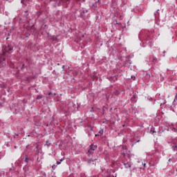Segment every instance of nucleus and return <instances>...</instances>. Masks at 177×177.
I'll list each match as a JSON object with an SVG mask.
<instances>
[{
    "label": "nucleus",
    "mask_w": 177,
    "mask_h": 177,
    "mask_svg": "<svg viewBox=\"0 0 177 177\" xmlns=\"http://www.w3.org/2000/svg\"><path fill=\"white\" fill-rule=\"evenodd\" d=\"M25 162H26L27 164H30V161H32V160H31L30 158H28V156L27 155H25Z\"/></svg>",
    "instance_id": "1a4fd4ad"
},
{
    "label": "nucleus",
    "mask_w": 177,
    "mask_h": 177,
    "mask_svg": "<svg viewBox=\"0 0 177 177\" xmlns=\"http://www.w3.org/2000/svg\"><path fill=\"white\" fill-rule=\"evenodd\" d=\"M7 146H9V144H7Z\"/></svg>",
    "instance_id": "79ce46f5"
},
{
    "label": "nucleus",
    "mask_w": 177,
    "mask_h": 177,
    "mask_svg": "<svg viewBox=\"0 0 177 177\" xmlns=\"http://www.w3.org/2000/svg\"><path fill=\"white\" fill-rule=\"evenodd\" d=\"M99 133H103V130H100V131H99Z\"/></svg>",
    "instance_id": "4be33fe9"
},
{
    "label": "nucleus",
    "mask_w": 177,
    "mask_h": 177,
    "mask_svg": "<svg viewBox=\"0 0 177 177\" xmlns=\"http://www.w3.org/2000/svg\"><path fill=\"white\" fill-rule=\"evenodd\" d=\"M160 10H157V11L154 13L155 17H157V13H158V11Z\"/></svg>",
    "instance_id": "6ab92c4d"
},
{
    "label": "nucleus",
    "mask_w": 177,
    "mask_h": 177,
    "mask_svg": "<svg viewBox=\"0 0 177 177\" xmlns=\"http://www.w3.org/2000/svg\"><path fill=\"white\" fill-rule=\"evenodd\" d=\"M51 39L53 41H57V37L56 36H51Z\"/></svg>",
    "instance_id": "ddd939ff"
},
{
    "label": "nucleus",
    "mask_w": 177,
    "mask_h": 177,
    "mask_svg": "<svg viewBox=\"0 0 177 177\" xmlns=\"http://www.w3.org/2000/svg\"><path fill=\"white\" fill-rule=\"evenodd\" d=\"M52 168H56V165H53Z\"/></svg>",
    "instance_id": "cd10ccee"
},
{
    "label": "nucleus",
    "mask_w": 177,
    "mask_h": 177,
    "mask_svg": "<svg viewBox=\"0 0 177 177\" xmlns=\"http://www.w3.org/2000/svg\"><path fill=\"white\" fill-rule=\"evenodd\" d=\"M153 132L154 133V132H156V131L153 130Z\"/></svg>",
    "instance_id": "a19ab883"
},
{
    "label": "nucleus",
    "mask_w": 177,
    "mask_h": 177,
    "mask_svg": "<svg viewBox=\"0 0 177 177\" xmlns=\"http://www.w3.org/2000/svg\"><path fill=\"white\" fill-rule=\"evenodd\" d=\"M123 165L124 166V168H131L132 167V162H122Z\"/></svg>",
    "instance_id": "423d86ee"
},
{
    "label": "nucleus",
    "mask_w": 177,
    "mask_h": 177,
    "mask_svg": "<svg viewBox=\"0 0 177 177\" xmlns=\"http://www.w3.org/2000/svg\"><path fill=\"white\" fill-rule=\"evenodd\" d=\"M7 146H9V144H7Z\"/></svg>",
    "instance_id": "c03bdc74"
},
{
    "label": "nucleus",
    "mask_w": 177,
    "mask_h": 177,
    "mask_svg": "<svg viewBox=\"0 0 177 177\" xmlns=\"http://www.w3.org/2000/svg\"><path fill=\"white\" fill-rule=\"evenodd\" d=\"M136 97L135 96H133L131 98L132 102H136Z\"/></svg>",
    "instance_id": "dca6fc26"
},
{
    "label": "nucleus",
    "mask_w": 177,
    "mask_h": 177,
    "mask_svg": "<svg viewBox=\"0 0 177 177\" xmlns=\"http://www.w3.org/2000/svg\"><path fill=\"white\" fill-rule=\"evenodd\" d=\"M57 66H60V64H57Z\"/></svg>",
    "instance_id": "58836bf2"
},
{
    "label": "nucleus",
    "mask_w": 177,
    "mask_h": 177,
    "mask_svg": "<svg viewBox=\"0 0 177 177\" xmlns=\"http://www.w3.org/2000/svg\"><path fill=\"white\" fill-rule=\"evenodd\" d=\"M1 64H3V61L1 62Z\"/></svg>",
    "instance_id": "f704fd0d"
},
{
    "label": "nucleus",
    "mask_w": 177,
    "mask_h": 177,
    "mask_svg": "<svg viewBox=\"0 0 177 177\" xmlns=\"http://www.w3.org/2000/svg\"><path fill=\"white\" fill-rule=\"evenodd\" d=\"M37 100H38V99H42V96L39 95V96H37Z\"/></svg>",
    "instance_id": "aec40b11"
},
{
    "label": "nucleus",
    "mask_w": 177,
    "mask_h": 177,
    "mask_svg": "<svg viewBox=\"0 0 177 177\" xmlns=\"http://www.w3.org/2000/svg\"><path fill=\"white\" fill-rule=\"evenodd\" d=\"M131 64H132V62H131L130 59H127L125 62V66H131Z\"/></svg>",
    "instance_id": "9d476101"
},
{
    "label": "nucleus",
    "mask_w": 177,
    "mask_h": 177,
    "mask_svg": "<svg viewBox=\"0 0 177 177\" xmlns=\"http://www.w3.org/2000/svg\"><path fill=\"white\" fill-rule=\"evenodd\" d=\"M141 164L144 168H146V163H143V162H141Z\"/></svg>",
    "instance_id": "a211bd4d"
},
{
    "label": "nucleus",
    "mask_w": 177,
    "mask_h": 177,
    "mask_svg": "<svg viewBox=\"0 0 177 177\" xmlns=\"http://www.w3.org/2000/svg\"><path fill=\"white\" fill-rule=\"evenodd\" d=\"M124 156L125 157V154L124 153Z\"/></svg>",
    "instance_id": "a18cd8bd"
},
{
    "label": "nucleus",
    "mask_w": 177,
    "mask_h": 177,
    "mask_svg": "<svg viewBox=\"0 0 177 177\" xmlns=\"http://www.w3.org/2000/svg\"><path fill=\"white\" fill-rule=\"evenodd\" d=\"M14 148L15 149H17V146H14Z\"/></svg>",
    "instance_id": "7c9ffc66"
},
{
    "label": "nucleus",
    "mask_w": 177,
    "mask_h": 177,
    "mask_svg": "<svg viewBox=\"0 0 177 177\" xmlns=\"http://www.w3.org/2000/svg\"><path fill=\"white\" fill-rule=\"evenodd\" d=\"M151 167H156V165H151Z\"/></svg>",
    "instance_id": "c756f323"
},
{
    "label": "nucleus",
    "mask_w": 177,
    "mask_h": 177,
    "mask_svg": "<svg viewBox=\"0 0 177 177\" xmlns=\"http://www.w3.org/2000/svg\"><path fill=\"white\" fill-rule=\"evenodd\" d=\"M87 162H88V164H94L93 160H92L91 158L87 159Z\"/></svg>",
    "instance_id": "9b49d317"
},
{
    "label": "nucleus",
    "mask_w": 177,
    "mask_h": 177,
    "mask_svg": "<svg viewBox=\"0 0 177 177\" xmlns=\"http://www.w3.org/2000/svg\"><path fill=\"white\" fill-rule=\"evenodd\" d=\"M131 78H132L133 80H136V77H135V76H131Z\"/></svg>",
    "instance_id": "b1692460"
},
{
    "label": "nucleus",
    "mask_w": 177,
    "mask_h": 177,
    "mask_svg": "<svg viewBox=\"0 0 177 177\" xmlns=\"http://www.w3.org/2000/svg\"><path fill=\"white\" fill-rule=\"evenodd\" d=\"M37 161L39 162L41 161V160L39 159V158H37Z\"/></svg>",
    "instance_id": "a878e982"
},
{
    "label": "nucleus",
    "mask_w": 177,
    "mask_h": 177,
    "mask_svg": "<svg viewBox=\"0 0 177 177\" xmlns=\"http://www.w3.org/2000/svg\"><path fill=\"white\" fill-rule=\"evenodd\" d=\"M21 2L23 3V5H24V0H21Z\"/></svg>",
    "instance_id": "5701e85b"
},
{
    "label": "nucleus",
    "mask_w": 177,
    "mask_h": 177,
    "mask_svg": "<svg viewBox=\"0 0 177 177\" xmlns=\"http://www.w3.org/2000/svg\"><path fill=\"white\" fill-rule=\"evenodd\" d=\"M162 101L163 102H160V106H164V104L167 103V100H165V99H163Z\"/></svg>",
    "instance_id": "f8f14e48"
},
{
    "label": "nucleus",
    "mask_w": 177,
    "mask_h": 177,
    "mask_svg": "<svg viewBox=\"0 0 177 177\" xmlns=\"http://www.w3.org/2000/svg\"><path fill=\"white\" fill-rule=\"evenodd\" d=\"M171 149H173L174 151H177V145L173 146Z\"/></svg>",
    "instance_id": "4468645a"
},
{
    "label": "nucleus",
    "mask_w": 177,
    "mask_h": 177,
    "mask_svg": "<svg viewBox=\"0 0 177 177\" xmlns=\"http://www.w3.org/2000/svg\"><path fill=\"white\" fill-rule=\"evenodd\" d=\"M96 149H97V145H95L93 144H91L88 147V152L86 153V154L89 158H91L92 156H93V153H95Z\"/></svg>",
    "instance_id": "f03ea898"
},
{
    "label": "nucleus",
    "mask_w": 177,
    "mask_h": 177,
    "mask_svg": "<svg viewBox=\"0 0 177 177\" xmlns=\"http://www.w3.org/2000/svg\"><path fill=\"white\" fill-rule=\"evenodd\" d=\"M95 137H96V136H99V135H97V134H95Z\"/></svg>",
    "instance_id": "72a5a7b5"
},
{
    "label": "nucleus",
    "mask_w": 177,
    "mask_h": 177,
    "mask_svg": "<svg viewBox=\"0 0 177 177\" xmlns=\"http://www.w3.org/2000/svg\"><path fill=\"white\" fill-rule=\"evenodd\" d=\"M85 131H86L88 136H92V135L93 134V128L91 125H87L85 127Z\"/></svg>",
    "instance_id": "7ed1b4c3"
},
{
    "label": "nucleus",
    "mask_w": 177,
    "mask_h": 177,
    "mask_svg": "<svg viewBox=\"0 0 177 177\" xmlns=\"http://www.w3.org/2000/svg\"><path fill=\"white\" fill-rule=\"evenodd\" d=\"M64 67H65V66H64V65H63V66H62V68H64Z\"/></svg>",
    "instance_id": "473e14b6"
},
{
    "label": "nucleus",
    "mask_w": 177,
    "mask_h": 177,
    "mask_svg": "<svg viewBox=\"0 0 177 177\" xmlns=\"http://www.w3.org/2000/svg\"><path fill=\"white\" fill-rule=\"evenodd\" d=\"M22 68H24V64L22 65Z\"/></svg>",
    "instance_id": "2f4dec72"
},
{
    "label": "nucleus",
    "mask_w": 177,
    "mask_h": 177,
    "mask_svg": "<svg viewBox=\"0 0 177 177\" xmlns=\"http://www.w3.org/2000/svg\"><path fill=\"white\" fill-rule=\"evenodd\" d=\"M171 161H172V159L169 158V162H171Z\"/></svg>",
    "instance_id": "bb28decb"
},
{
    "label": "nucleus",
    "mask_w": 177,
    "mask_h": 177,
    "mask_svg": "<svg viewBox=\"0 0 177 177\" xmlns=\"http://www.w3.org/2000/svg\"><path fill=\"white\" fill-rule=\"evenodd\" d=\"M50 95H52V93H48V96H50Z\"/></svg>",
    "instance_id": "c85d7f7f"
},
{
    "label": "nucleus",
    "mask_w": 177,
    "mask_h": 177,
    "mask_svg": "<svg viewBox=\"0 0 177 177\" xmlns=\"http://www.w3.org/2000/svg\"><path fill=\"white\" fill-rule=\"evenodd\" d=\"M138 162H140V161H138Z\"/></svg>",
    "instance_id": "49530a36"
},
{
    "label": "nucleus",
    "mask_w": 177,
    "mask_h": 177,
    "mask_svg": "<svg viewBox=\"0 0 177 177\" xmlns=\"http://www.w3.org/2000/svg\"><path fill=\"white\" fill-rule=\"evenodd\" d=\"M6 39H7V40L9 39V37H7Z\"/></svg>",
    "instance_id": "4c0bfd02"
},
{
    "label": "nucleus",
    "mask_w": 177,
    "mask_h": 177,
    "mask_svg": "<svg viewBox=\"0 0 177 177\" xmlns=\"http://www.w3.org/2000/svg\"><path fill=\"white\" fill-rule=\"evenodd\" d=\"M11 50H13V47H10L7 52H11Z\"/></svg>",
    "instance_id": "f3484780"
},
{
    "label": "nucleus",
    "mask_w": 177,
    "mask_h": 177,
    "mask_svg": "<svg viewBox=\"0 0 177 177\" xmlns=\"http://www.w3.org/2000/svg\"><path fill=\"white\" fill-rule=\"evenodd\" d=\"M120 19H122V16H120Z\"/></svg>",
    "instance_id": "ea45409f"
},
{
    "label": "nucleus",
    "mask_w": 177,
    "mask_h": 177,
    "mask_svg": "<svg viewBox=\"0 0 177 177\" xmlns=\"http://www.w3.org/2000/svg\"><path fill=\"white\" fill-rule=\"evenodd\" d=\"M158 62V59L156 57V56L153 55V57H149V63H151V64H156Z\"/></svg>",
    "instance_id": "20e7f679"
},
{
    "label": "nucleus",
    "mask_w": 177,
    "mask_h": 177,
    "mask_svg": "<svg viewBox=\"0 0 177 177\" xmlns=\"http://www.w3.org/2000/svg\"><path fill=\"white\" fill-rule=\"evenodd\" d=\"M142 168H143V167H140V169H142Z\"/></svg>",
    "instance_id": "e433bc0d"
},
{
    "label": "nucleus",
    "mask_w": 177,
    "mask_h": 177,
    "mask_svg": "<svg viewBox=\"0 0 177 177\" xmlns=\"http://www.w3.org/2000/svg\"><path fill=\"white\" fill-rule=\"evenodd\" d=\"M147 77H149V78H150V77H151L150 74L147 73Z\"/></svg>",
    "instance_id": "412c9836"
},
{
    "label": "nucleus",
    "mask_w": 177,
    "mask_h": 177,
    "mask_svg": "<svg viewBox=\"0 0 177 177\" xmlns=\"http://www.w3.org/2000/svg\"><path fill=\"white\" fill-rule=\"evenodd\" d=\"M139 39L142 42V46L145 48L147 44L151 47V39H153V32L150 31H143L139 34Z\"/></svg>",
    "instance_id": "f257e3e1"
},
{
    "label": "nucleus",
    "mask_w": 177,
    "mask_h": 177,
    "mask_svg": "<svg viewBox=\"0 0 177 177\" xmlns=\"http://www.w3.org/2000/svg\"><path fill=\"white\" fill-rule=\"evenodd\" d=\"M84 13H88V10H80L81 17H84V16H85V15H84Z\"/></svg>",
    "instance_id": "6e6552de"
},
{
    "label": "nucleus",
    "mask_w": 177,
    "mask_h": 177,
    "mask_svg": "<svg viewBox=\"0 0 177 177\" xmlns=\"http://www.w3.org/2000/svg\"><path fill=\"white\" fill-rule=\"evenodd\" d=\"M7 146H9V144H7Z\"/></svg>",
    "instance_id": "37998d69"
},
{
    "label": "nucleus",
    "mask_w": 177,
    "mask_h": 177,
    "mask_svg": "<svg viewBox=\"0 0 177 177\" xmlns=\"http://www.w3.org/2000/svg\"><path fill=\"white\" fill-rule=\"evenodd\" d=\"M70 104H72V105H73V104H73V102H71V103H70Z\"/></svg>",
    "instance_id": "c9c22d12"
},
{
    "label": "nucleus",
    "mask_w": 177,
    "mask_h": 177,
    "mask_svg": "<svg viewBox=\"0 0 177 177\" xmlns=\"http://www.w3.org/2000/svg\"><path fill=\"white\" fill-rule=\"evenodd\" d=\"M171 129L173 132H177V122L173 126H170L168 130Z\"/></svg>",
    "instance_id": "0eeeda50"
},
{
    "label": "nucleus",
    "mask_w": 177,
    "mask_h": 177,
    "mask_svg": "<svg viewBox=\"0 0 177 177\" xmlns=\"http://www.w3.org/2000/svg\"><path fill=\"white\" fill-rule=\"evenodd\" d=\"M62 161H63V159H61L59 161H57L56 162L57 165H60V164H62Z\"/></svg>",
    "instance_id": "2eb2a0df"
},
{
    "label": "nucleus",
    "mask_w": 177,
    "mask_h": 177,
    "mask_svg": "<svg viewBox=\"0 0 177 177\" xmlns=\"http://www.w3.org/2000/svg\"><path fill=\"white\" fill-rule=\"evenodd\" d=\"M131 142L132 143V145H136V143L140 142V139H139L138 138H135V137H133L131 138Z\"/></svg>",
    "instance_id": "39448f33"
},
{
    "label": "nucleus",
    "mask_w": 177,
    "mask_h": 177,
    "mask_svg": "<svg viewBox=\"0 0 177 177\" xmlns=\"http://www.w3.org/2000/svg\"><path fill=\"white\" fill-rule=\"evenodd\" d=\"M163 53H164L163 55V57H164L165 56L166 51H163Z\"/></svg>",
    "instance_id": "393cba45"
}]
</instances>
